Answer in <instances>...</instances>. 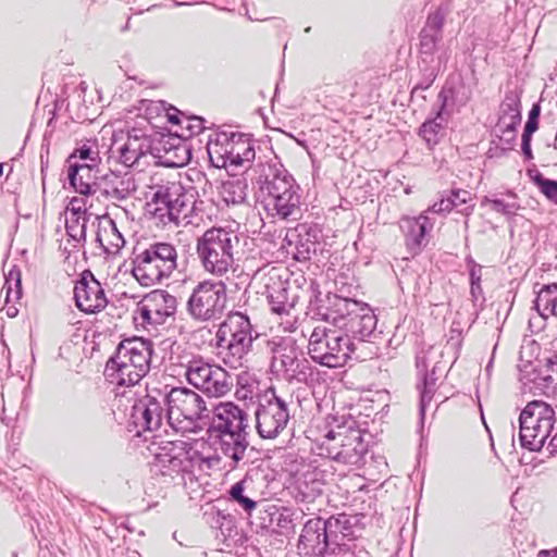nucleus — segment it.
I'll return each mask as SVG.
<instances>
[{"label":"nucleus","instance_id":"16","mask_svg":"<svg viewBox=\"0 0 557 557\" xmlns=\"http://www.w3.org/2000/svg\"><path fill=\"white\" fill-rule=\"evenodd\" d=\"M326 529L327 524L320 517L308 520L298 540L299 554L304 556L336 557L335 553L338 547L331 544V536H329V530Z\"/></svg>","mask_w":557,"mask_h":557},{"label":"nucleus","instance_id":"19","mask_svg":"<svg viewBox=\"0 0 557 557\" xmlns=\"http://www.w3.org/2000/svg\"><path fill=\"white\" fill-rule=\"evenodd\" d=\"M248 414L232 401L220 403L213 409L211 434L247 432Z\"/></svg>","mask_w":557,"mask_h":557},{"label":"nucleus","instance_id":"64","mask_svg":"<svg viewBox=\"0 0 557 557\" xmlns=\"http://www.w3.org/2000/svg\"><path fill=\"white\" fill-rule=\"evenodd\" d=\"M549 446L552 447V451L557 450V433L552 437Z\"/></svg>","mask_w":557,"mask_h":557},{"label":"nucleus","instance_id":"18","mask_svg":"<svg viewBox=\"0 0 557 557\" xmlns=\"http://www.w3.org/2000/svg\"><path fill=\"white\" fill-rule=\"evenodd\" d=\"M210 438L218 456L227 460L230 469H237L247 455L248 432L210 434Z\"/></svg>","mask_w":557,"mask_h":557},{"label":"nucleus","instance_id":"26","mask_svg":"<svg viewBox=\"0 0 557 557\" xmlns=\"http://www.w3.org/2000/svg\"><path fill=\"white\" fill-rule=\"evenodd\" d=\"M180 191V184L171 183L159 185L152 194L151 200L147 202L146 209L153 219L163 225L171 223L170 211H172V197Z\"/></svg>","mask_w":557,"mask_h":557},{"label":"nucleus","instance_id":"36","mask_svg":"<svg viewBox=\"0 0 557 557\" xmlns=\"http://www.w3.org/2000/svg\"><path fill=\"white\" fill-rule=\"evenodd\" d=\"M231 134L221 132L210 135L207 143V152L211 164L218 169H228V149Z\"/></svg>","mask_w":557,"mask_h":557},{"label":"nucleus","instance_id":"45","mask_svg":"<svg viewBox=\"0 0 557 557\" xmlns=\"http://www.w3.org/2000/svg\"><path fill=\"white\" fill-rule=\"evenodd\" d=\"M422 380H423L422 386H420V385L418 386V388L420 389V406L419 407H420L421 419L424 418L425 409L432 401L433 396L436 391V377H434V372H432L431 374L425 373L423 375Z\"/></svg>","mask_w":557,"mask_h":557},{"label":"nucleus","instance_id":"37","mask_svg":"<svg viewBox=\"0 0 557 557\" xmlns=\"http://www.w3.org/2000/svg\"><path fill=\"white\" fill-rule=\"evenodd\" d=\"M324 483L319 472L308 471L297 480L295 499L297 503L311 504L322 494Z\"/></svg>","mask_w":557,"mask_h":557},{"label":"nucleus","instance_id":"58","mask_svg":"<svg viewBox=\"0 0 557 557\" xmlns=\"http://www.w3.org/2000/svg\"><path fill=\"white\" fill-rule=\"evenodd\" d=\"M470 295L474 305L476 301L483 298V289L481 284H470Z\"/></svg>","mask_w":557,"mask_h":557},{"label":"nucleus","instance_id":"6","mask_svg":"<svg viewBox=\"0 0 557 557\" xmlns=\"http://www.w3.org/2000/svg\"><path fill=\"white\" fill-rule=\"evenodd\" d=\"M177 267V252L170 243L158 242L134 252L132 274L145 287L160 284Z\"/></svg>","mask_w":557,"mask_h":557},{"label":"nucleus","instance_id":"42","mask_svg":"<svg viewBox=\"0 0 557 557\" xmlns=\"http://www.w3.org/2000/svg\"><path fill=\"white\" fill-rule=\"evenodd\" d=\"M246 189L247 184L243 181L225 182L221 188V197L227 206L242 205L246 201Z\"/></svg>","mask_w":557,"mask_h":557},{"label":"nucleus","instance_id":"24","mask_svg":"<svg viewBox=\"0 0 557 557\" xmlns=\"http://www.w3.org/2000/svg\"><path fill=\"white\" fill-rule=\"evenodd\" d=\"M346 420L344 417H327L325 432L319 438L321 455L338 460L339 450L344 444L342 440H345L344 436H347L348 433Z\"/></svg>","mask_w":557,"mask_h":557},{"label":"nucleus","instance_id":"25","mask_svg":"<svg viewBox=\"0 0 557 557\" xmlns=\"http://www.w3.org/2000/svg\"><path fill=\"white\" fill-rule=\"evenodd\" d=\"M100 164L69 163L67 177L71 186L81 195L95 191L98 178L102 177Z\"/></svg>","mask_w":557,"mask_h":557},{"label":"nucleus","instance_id":"23","mask_svg":"<svg viewBox=\"0 0 557 557\" xmlns=\"http://www.w3.org/2000/svg\"><path fill=\"white\" fill-rule=\"evenodd\" d=\"M324 523L327 524L326 530H329V536H331V544L338 547L335 553L336 557L337 553L351 546L349 543L358 536L361 530L358 519L346 513L331 516L324 520Z\"/></svg>","mask_w":557,"mask_h":557},{"label":"nucleus","instance_id":"61","mask_svg":"<svg viewBox=\"0 0 557 557\" xmlns=\"http://www.w3.org/2000/svg\"><path fill=\"white\" fill-rule=\"evenodd\" d=\"M537 557H557V548L550 550H540Z\"/></svg>","mask_w":557,"mask_h":557},{"label":"nucleus","instance_id":"32","mask_svg":"<svg viewBox=\"0 0 557 557\" xmlns=\"http://www.w3.org/2000/svg\"><path fill=\"white\" fill-rule=\"evenodd\" d=\"M399 226L405 235L407 247L412 251H417L420 250L425 234L429 230H432L433 224L428 215L421 214L418 218H403Z\"/></svg>","mask_w":557,"mask_h":557},{"label":"nucleus","instance_id":"38","mask_svg":"<svg viewBox=\"0 0 557 557\" xmlns=\"http://www.w3.org/2000/svg\"><path fill=\"white\" fill-rule=\"evenodd\" d=\"M173 449L168 450L163 447L162 450L156 454L154 468L158 469L163 475L173 476L184 472L189 461L186 458V453L180 451L177 454L172 453Z\"/></svg>","mask_w":557,"mask_h":557},{"label":"nucleus","instance_id":"49","mask_svg":"<svg viewBox=\"0 0 557 557\" xmlns=\"http://www.w3.org/2000/svg\"><path fill=\"white\" fill-rule=\"evenodd\" d=\"M451 202H455V209L465 216H469L473 212L474 205H468L472 198L471 194L465 189L451 190L449 195Z\"/></svg>","mask_w":557,"mask_h":557},{"label":"nucleus","instance_id":"41","mask_svg":"<svg viewBox=\"0 0 557 557\" xmlns=\"http://www.w3.org/2000/svg\"><path fill=\"white\" fill-rule=\"evenodd\" d=\"M101 160L98 145L95 141L87 140L70 154L67 163L101 164Z\"/></svg>","mask_w":557,"mask_h":557},{"label":"nucleus","instance_id":"28","mask_svg":"<svg viewBox=\"0 0 557 557\" xmlns=\"http://www.w3.org/2000/svg\"><path fill=\"white\" fill-rule=\"evenodd\" d=\"M346 430H348V433L347 436H344L345 440H342L344 444L339 450L341 454L337 461L346 465H356L367 451V444L363 441L361 430L354 419L348 418L346 420Z\"/></svg>","mask_w":557,"mask_h":557},{"label":"nucleus","instance_id":"2","mask_svg":"<svg viewBox=\"0 0 557 557\" xmlns=\"http://www.w3.org/2000/svg\"><path fill=\"white\" fill-rule=\"evenodd\" d=\"M327 302L323 319L350 338L367 341L374 333L377 318L368 304L338 294L329 297Z\"/></svg>","mask_w":557,"mask_h":557},{"label":"nucleus","instance_id":"44","mask_svg":"<svg viewBox=\"0 0 557 557\" xmlns=\"http://www.w3.org/2000/svg\"><path fill=\"white\" fill-rule=\"evenodd\" d=\"M531 368L530 371L523 370L521 374V381L524 384L532 383L533 386L530 388L535 389H545L548 388L553 384V379L549 374L543 373L541 370H537L532 364L527 366L525 368Z\"/></svg>","mask_w":557,"mask_h":557},{"label":"nucleus","instance_id":"47","mask_svg":"<svg viewBox=\"0 0 557 557\" xmlns=\"http://www.w3.org/2000/svg\"><path fill=\"white\" fill-rule=\"evenodd\" d=\"M532 181L541 194H543L548 201L557 206V181L546 178L540 172L532 177Z\"/></svg>","mask_w":557,"mask_h":557},{"label":"nucleus","instance_id":"53","mask_svg":"<svg viewBox=\"0 0 557 557\" xmlns=\"http://www.w3.org/2000/svg\"><path fill=\"white\" fill-rule=\"evenodd\" d=\"M456 203L451 202L450 197L442 198L440 201L435 202L429 211L433 213H447L455 209Z\"/></svg>","mask_w":557,"mask_h":557},{"label":"nucleus","instance_id":"4","mask_svg":"<svg viewBox=\"0 0 557 557\" xmlns=\"http://www.w3.org/2000/svg\"><path fill=\"white\" fill-rule=\"evenodd\" d=\"M161 389L166 405V422L176 432H196L199 421L208 417L206 401L195 391L184 386L164 385Z\"/></svg>","mask_w":557,"mask_h":557},{"label":"nucleus","instance_id":"40","mask_svg":"<svg viewBox=\"0 0 557 557\" xmlns=\"http://www.w3.org/2000/svg\"><path fill=\"white\" fill-rule=\"evenodd\" d=\"M507 198L508 199L485 196L481 200V206H490L493 211L503 214L507 219H511L521 207L517 201L516 194L509 191Z\"/></svg>","mask_w":557,"mask_h":557},{"label":"nucleus","instance_id":"51","mask_svg":"<svg viewBox=\"0 0 557 557\" xmlns=\"http://www.w3.org/2000/svg\"><path fill=\"white\" fill-rule=\"evenodd\" d=\"M520 124H496V131L499 133V137L507 143H511L516 138L517 127Z\"/></svg>","mask_w":557,"mask_h":557},{"label":"nucleus","instance_id":"7","mask_svg":"<svg viewBox=\"0 0 557 557\" xmlns=\"http://www.w3.org/2000/svg\"><path fill=\"white\" fill-rule=\"evenodd\" d=\"M262 205L269 215L281 220L297 219L300 195L294 178L284 170L267 174L261 186Z\"/></svg>","mask_w":557,"mask_h":557},{"label":"nucleus","instance_id":"5","mask_svg":"<svg viewBox=\"0 0 557 557\" xmlns=\"http://www.w3.org/2000/svg\"><path fill=\"white\" fill-rule=\"evenodd\" d=\"M252 325L242 312H231L215 334L216 354L230 368L237 369L251 349Z\"/></svg>","mask_w":557,"mask_h":557},{"label":"nucleus","instance_id":"39","mask_svg":"<svg viewBox=\"0 0 557 557\" xmlns=\"http://www.w3.org/2000/svg\"><path fill=\"white\" fill-rule=\"evenodd\" d=\"M534 309L544 320L548 318L557 319V283L541 287L534 300Z\"/></svg>","mask_w":557,"mask_h":557},{"label":"nucleus","instance_id":"35","mask_svg":"<svg viewBox=\"0 0 557 557\" xmlns=\"http://www.w3.org/2000/svg\"><path fill=\"white\" fill-rule=\"evenodd\" d=\"M77 200L71 201V207L67 208L65 219L66 234L71 240L75 243L74 247L78 244L86 242V228H87V213L81 207H75Z\"/></svg>","mask_w":557,"mask_h":557},{"label":"nucleus","instance_id":"13","mask_svg":"<svg viewBox=\"0 0 557 557\" xmlns=\"http://www.w3.org/2000/svg\"><path fill=\"white\" fill-rule=\"evenodd\" d=\"M227 301L226 285L210 280L198 283L187 300L190 317L200 322L220 319Z\"/></svg>","mask_w":557,"mask_h":557},{"label":"nucleus","instance_id":"3","mask_svg":"<svg viewBox=\"0 0 557 557\" xmlns=\"http://www.w3.org/2000/svg\"><path fill=\"white\" fill-rule=\"evenodd\" d=\"M238 245L234 231L211 227L197 239L196 250L206 272L224 276L234 268Z\"/></svg>","mask_w":557,"mask_h":557},{"label":"nucleus","instance_id":"30","mask_svg":"<svg viewBox=\"0 0 557 557\" xmlns=\"http://www.w3.org/2000/svg\"><path fill=\"white\" fill-rule=\"evenodd\" d=\"M453 96L454 89L451 87H444L438 94L441 108L436 113V116L432 120L425 121L420 127V135L430 147L437 144L438 134L444 129L445 119L443 115L447 113L448 102Z\"/></svg>","mask_w":557,"mask_h":557},{"label":"nucleus","instance_id":"10","mask_svg":"<svg viewBox=\"0 0 557 557\" xmlns=\"http://www.w3.org/2000/svg\"><path fill=\"white\" fill-rule=\"evenodd\" d=\"M292 396L289 399L276 394L273 387L258 397L255 410L256 430L260 437L276 438L287 428L290 420Z\"/></svg>","mask_w":557,"mask_h":557},{"label":"nucleus","instance_id":"22","mask_svg":"<svg viewBox=\"0 0 557 557\" xmlns=\"http://www.w3.org/2000/svg\"><path fill=\"white\" fill-rule=\"evenodd\" d=\"M297 295H290L289 288L283 283L277 287H270L268 290V301L273 313L284 321L281 322L284 331H294L296 324L295 307L297 304Z\"/></svg>","mask_w":557,"mask_h":557},{"label":"nucleus","instance_id":"21","mask_svg":"<svg viewBox=\"0 0 557 557\" xmlns=\"http://www.w3.org/2000/svg\"><path fill=\"white\" fill-rule=\"evenodd\" d=\"M445 13L441 10L429 14L425 25L419 34V53L422 62H433L434 54L438 51L440 42L443 40V26Z\"/></svg>","mask_w":557,"mask_h":557},{"label":"nucleus","instance_id":"15","mask_svg":"<svg viewBox=\"0 0 557 557\" xmlns=\"http://www.w3.org/2000/svg\"><path fill=\"white\" fill-rule=\"evenodd\" d=\"M147 391V395L134 404L129 416V422L136 428L138 435L159 430L165 417L161 389L150 387Z\"/></svg>","mask_w":557,"mask_h":557},{"label":"nucleus","instance_id":"48","mask_svg":"<svg viewBox=\"0 0 557 557\" xmlns=\"http://www.w3.org/2000/svg\"><path fill=\"white\" fill-rule=\"evenodd\" d=\"M499 115H521L520 95L517 90H508L499 106Z\"/></svg>","mask_w":557,"mask_h":557},{"label":"nucleus","instance_id":"59","mask_svg":"<svg viewBox=\"0 0 557 557\" xmlns=\"http://www.w3.org/2000/svg\"><path fill=\"white\" fill-rule=\"evenodd\" d=\"M520 124L521 123V115L513 116V115H499L497 124Z\"/></svg>","mask_w":557,"mask_h":557},{"label":"nucleus","instance_id":"33","mask_svg":"<svg viewBox=\"0 0 557 557\" xmlns=\"http://www.w3.org/2000/svg\"><path fill=\"white\" fill-rule=\"evenodd\" d=\"M258 518L262 529H272L275 532H282L290 529L293 512L287 507L274 504H262L259 509Z\"/></svg>","mask_w":557,"mask_h":557},{"label":"nucleus","instance_id":"50","mask_svg":"<svg viewBox=\"0 0 557 557\" xmlns=\"http://www.w3.org/2000/svg\"><path fill=\"white\" fill-rule=\"evenodd\" d=\"M540 114L541 107L539 103H534L529 112L523 133L533 135L537 131Z\"/></svg>","mask_w":557,"mask_h":557},{"label":"nucleus","instance_id":"20","mask_svg":"<svg viewBox=\"0 0 557 557\" xmlns=\"http://www.w3.org/2000/svg\"><path fill=\"white\" fill-rule=\"evenodd\" d=\"M74 299L77 308L86 313L99 312L106 308L108 300L101 284L89 273L83 274L74 287Z\"/></svg>","mask_w":557,"mask_h":557},{"label":"nucleus","instance_id":"43","mask_svg":"<svg viewBox=\"0 0 557 557\" xmlns=\"http://www.w3.org/2000/svg\"><path fill=\"white\" fill-rule=\"evenodd\" d=\"M2 293H5V304L17 301L22 295L21 271L14 265L4 275Z\"/></svg>","mask_w":557,"mask_h":557},{"label":"nucleus","instance_id":"60","mask_svg":"<svg viewBox=\"0 0 557 557\" xmlns=\"http://www.w3.org/2000/svg\"><path fill=\"white\" fill-rule=\"evenodd\" d=\"M431 76H432V78H430L426 83H420V84H418V85L414 87V89H413V90H417V89H422V90L428 89V88L430 87V85L432 84V82L434 81V78H435V73H434V71H432V72H431Z\"/></svg>","mask_w":557,"mask_h":557},{"label":"nucleus","instance_id":"55","mask_svg":"<svg viewBox=\"0 0 557 557\" xmlns=\"http://www.w3.org/2000/svg\"><path fill=\"white\" fill-rule=\"evenodd\" d=\"M295 258L298 261H305L310 258V247L307 244L300 243L296 246V251L294 253Z\"/></svg>","mask_w":557,"mask_h":557},{"label":"nucleus","instance_id":"14","mask_svg":"<svg viewBox=\"0 0 557 557\" xmlns=\"http://www.w3.org/2000/svg\"><path fill=\"white\" fill-rule=\"evenodd\" d=\"M185 377L190 385L211 397H222L232 388L228 372L201 358L188 361Z\"/></svg>","mask_w":557,"mask_h":557},{"label":"nucleus","instance_id":"17","mask_svg":"<svg viewBox=\"0 0 557 557\" xmlns=\"http://www.w3.org/2000/svg\"><path fill=\"white\" fill-rule=\"evenodd\" d=\"M177 308L176 297L163 289L146 294L137 304L136 314L143 324L158 325L172 317Z\"/></svg>","mask_w":557,"mask_h":557},{"label":"nucleus","instance_id":"52","mask_svg":"<svg viewBox=\"0 0 557 557\" xmlns=\"http://www.w3.org/2000/svg\"><path fill=\"white\" fill-rule=\"evenodd\" d=\"M469 268L470 284H481L482 281V265L476 263L471 257L466 259Z\"/></svg>","mask_w":557,"mask_h":557},{"label":"nucleus","instance_id":"62","mask_svg":"<svg viewBox=\"0 0 557 557\" xmlns=\"http://www.w3.org/2000/svg\"><path fill=\"white\" fill-rule=\"evenodd\" d=\"M337 557H357L355 555V552L352 550V547H348L346 549L341 550V553H337Z\"/></svg>","mask_w":557,"mask_h":557},{"label":"nucleus","instance_id":"8","mask_svg":"<svg viewBox=\"0 0 557 557\" xmlns=\"http://www.w3.org/2000/svg\"><path fill=\"white\" fill-rule=\"evenodd\" d=\"M354 350L350 336L339 329L318 325L309 338L308 354L311 359L327 368L344 367Z\"/></svg>","mask_w":557,"mask_h":557},{"label":"nucleus","instance_id":"27","mask_svg":"<svg viewBox=\"0 0 557 557\" xmlns=\"http://www.w3.org/2000/svg\"><path fill=\"white\" fill-rule=\"evenodd\" d=\"M96 242L107 255H116L125 245V239L114 220L106 213L97 216Z\"/></svg>","mask_w":557,"mask_h":557},{"label":"nucleus","instance_id":"12","mask_svg":"<svg viewBox=\"0 0 557 557\" xmlns=\"http://www.w3.org/2000/svg\"><path fill=\"white\" fill-rule=\"evenodd\" d=\"M555 420L554 409L543 401H531L521 411L520 442L521 446L532 451H539L548 438Z\"/></svg>","mask_w":557,"mask_h":557},{"label":"nucleus","instance_id":"57","mask_svg":"<svg viewBox=\"0 0 557 557\" xmlns=\"http://www.w3.org/2000/svg\"><path fill=\"white\" fill-rule=\"evenodd\" d=\"M338 92L342 99L352 98L356 94V86L354 83L348 82L341 90H338Z\"/></svg>","mask_w":557,"mask_h":557},{"label":"nucleus","instance_id":"31","mask_svg":"<svg viewBox=\"0 0 557 557\" xmlns=\"http://www.w3.org/2000/svg\"><path fill=\"white\" fill-rule=\"evenodd\" d=\"M256 157L252 140L244 134H231V145L228 149V169L248 166Z\"/></svg>","mask_w":557,"mask_h":557},{"label":"nucleus","instance_id":"46","mask_svg":"<svg viewBox=\"0 0 557 557\" xmlns=\"http://www.w3.org/2000/svg\"><path fill=\"white\" fill-rule=\"evenodd\" d=\"M228 494L230 499L237 504V506H239L248 515H250L251 511L257 507V502L245 495V480L234 484L231 487Z\"/></svg>","mask_w":557,"mask_h":557},{"label":"nucleus","instance_id":"56","mask_svg":"<svg viewBox=\"0 0 557 557\" xmlns=\"http://www.w3.org/2000/svg\"><path fill=\"white\" fill-rule=\"evenodd\" d=\"M252 394H253V391L250 385H243V386L238 387L235 392L236 398L240 399V400H246L248 398L251 399Z\"/></svg>","mask_w":557,"mask_h":557},{"label":"nucleus","instance_id":"63","mask_svg":"<svg viewBox=\"0 0 557 557\" xmlns=\"http://www.w3.org/2000/svg\"><path fill=\"white\" fill-rule=\"evenodd\" d=\"M5 311H7V315L10 317V318H14L17 315V308L15 306H9V304H7V308H5Z\"/></svg>","mask_w":557,"mask_h":557},{"label":"nucleus","instance_id":"54","mask_svg":"<svg viewBox=\"0 0 557 557\" xmlns=\"http://www.w3.org/2000/svg\"><path fill=\"white\" fill-rule=\"evenodd\" d=\"M531 140H532V134H527V133L522 134L521 149H522V153L527 160L533 159V153H532V149H531Z\"/></svg>","mask_w":557,"mask_h":557},{"label":"nucleus","instance_id":"1","mask_svg":"<svg viewBox=\"0 0 557 557\" xmlns=\"http://www.w3.org/2000/svg\"><path fill=\"white\" fill-rule=\"evenodd\" d=\"M153 344L133 337L122 341L104 368L107 380L119 386H134L150 371Z\"/></svg>","mask_w":557,"mask_h":557},{"label":"nucleus","instance_id":"29","mask_svg":"<svg viewBox=\"0 0 557 557\" xmlns=\"http://www.w3.org/2000/svg\"><path fill=\"white\" fill-rule=\"evenodd\" d=\"M103 195L113 201H125L137 190V184L132 173L119 174L110 172L102 175Z\"/></svg>","mask_w":557,"mask_h":557},{"label":"nucleus","instance_id":"11","mask_svg":"<svg viewBox=\"0 0 557 557\" xmlns=\"http://www.w3.org/2000/svg\"><path fill=\"white\" fill-rule=\"evenodd\" d=\"M168 143V138L150 128L134 127L117 148L119 161L126 168H143L149 164V157L160 158Z\"/></svg>","mask_w":557,"mask_h":557},{"label":"nucleus","instance_id":"9","mask_svg":"<svg viewBox=\"0 0 557 557\" xmlns=\"http://www.w3.org/2000/svg\"><path fill=\"white\" fill-rule=\"evenodd\" d=\"M267 351L271 354V370L285 380L304 383L311 375L309 361L302 357L292 336H274L267 341Z\"/></svg>","mask_w":557,"mask_h":557},{"label":"nucleus","instance_id":"34","mask_svg":"<svg viewBox=\"0 0 557 557\" xmlns=\"http://www.w3.org/2000/svg\"><path fill=\"white\" fill-rule=\"evenodd\" d=\"M172 211H170L171 223L185 225L193 223V215L196 211L197 200L194 190H186L180 184V191L172 197Z\"/></svg>","mask_w":557,"mask_h":557}]
</instances>
